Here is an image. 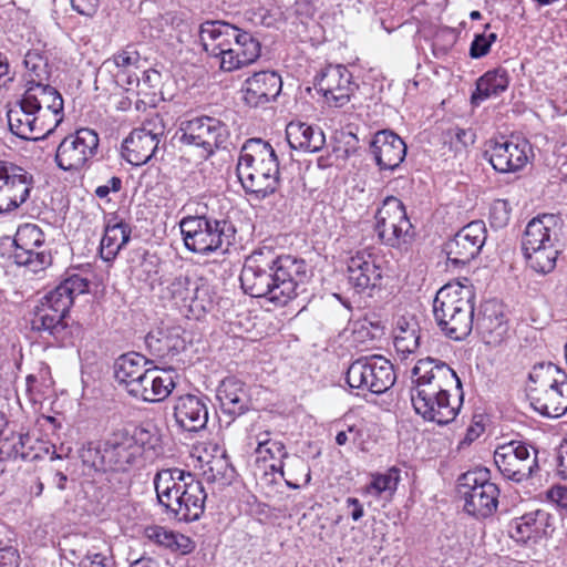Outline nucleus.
I'll return each instance as SVG.
<instances>
[{"mask_svg": "<svg viewBox=\"0 0 567 567\" xmlns=\"http://www.w3.org/2000/svg\"><path fill=\"white\" fill-rule=\"evenodd\" d=\"M73 10L85 17H93L100 6L99 0H70Z\"/></svg>", "mask_w": 567, "mask_h": 567, "instance_id": "56", "label": "nucleus"}, {"mask_svg": "<svg viewBox=\"0 0 567 567\" xmlns=\"http://www.w3.org/2000/svg\"><path fill=\"white\" fill-rule=\"evenodd\" d=\"M217 400L225 414L240 416L249 410L250 400L245 384L236 378H226L217 388Z\"/></svg>", "mask_w": 567, "mask_h": 567, "instance_id": "32", "label": "nucleus"}, {"mask_svg": "<svg viewBox=\"0 0 567 567\" xmlns=\"http://www.w3.org/2000/svg\"><path fill=\"white\" fill-rule=\"evenodd\" d=\"M255 439H256V443H257V447H256L255 452L258 455H262L264 447H266L274 441L270 437L269 431L259 432L258 434H256Z\"/></svg>", "mask_w": 567, "mask_h": 567, "instance_id": "63", "label": "nucleus"}, {"mask_svg": "<svg viewBox=\"0 0 567 567\" xmlns=\"http://www.w3.org/2000/svg\"><path fill=\"white\" fill-rule=\"evenodd\" d=\"M547 496L550 502L556 504L559 508L567 509V487L566 486H553Z\"/></svg>", "mask_w": 567, "mask_h": 567, "instance_id": "60", "label": "nucleus"}, {"mask_svg": "<svg viewBox=\"0 0 567 567\" xmlns=\"http://www.w3.org/2000/svg\"><path fill=\"white\" fill-rule=\"evenodd\" d=\"M18 453L17 445H14L13 432L8 436L0 437V462L18 458Z\"/></svg>", "mask_w": 567, "mask_h": 567, "instance_id": "54", "label": "nucleus"}, {"mask_svg": "<svg viewBox=\"0 0 567 567\" xmlns=\"http://www.w3.org/2000/svg\"><path fill=\"white\" fill-rule=\"evenodd\" d=\"M537 450L522 441H511L494 452V463L504 478L520 483L538 470Z\"/></svg>", "mask_w": 567, "mask_h": 567, "instance_id": "16", "label": "nucleus"}, {"mask_svg": "<svg viewBox=\"0 0 567 567\" xmlns=\"http://www.w3.org/2000/svg\"><path fill=\"white\" fill-rule=\"evenodd\" d=\"M491 218L493 225L503 227L509 220V208L506 200L498 199L491 209Z\"/></svg>", "mask_w": 567, "mask_h": 567, "instance_id": "51", "label": "nucleus"}, {"mask_svg": "<svg viewBox=\"0 0 567 567\" xmlns=\"http://www.w3.org/2000/svg\"><path fill=\"white\" fill-rule=\"evenodd\" d=\"M453 390L463 391L462 382L447 363L427 357L420 359L412 369L410 392L420 391L423 398H430L434 393L451 394Z\"/></svg>", "mask_w": 567, "mask_h": 567, "instance_id": "13", "label": "nucleus"}, {"mask_svg": "<svg viewBox=\"0 0 567 567\" xmlns=\"http://www.w3.org/2000/svg\"><path fill=\"white\" fill-rule=\"evenodd\" d=\"M24 65L27 70L30 72L29 80H34V83L42 81L43 75L45 74V64L43 63L42 58L38 53L28 52L24 58Z\"/></svg>", "mask_w": 567, "mask_h": 567, "instance_id": "49", "label": "nucleus"}, {"mask_svg": "<svg viewBox=\"0 0 567 567\" xmlns=\"http://www.w3.org/2000/svg\"><path fill=\"white\" fill-rule=\"evenodd\" d=\"M528 380L527 396L535 411L548 417H559L567 412V380L556 365H534Z\"/></svg>", "mask_w": 567, "mask_h": 567, "instance_id": "8", "label": "nucleus"}, {"mask_svg": "<svg viewBox=\"0 0 567 567\" xmlns=\"http://www.w3.org/2000/svg\"><path fill=\"white\" fill-rule=\"evenodd\" d=\"M348 281L361 293L381 285L382 270L368 249L355 251L347 261Z\"/></svg>", "mask_w": 567, "mask_h": 567, "instance_id": "26", "label": "nucleus"}, {"mask_svg": "<svg viewBox=\"0 0 567 567\" xmlns=\"http://www.w3.org/2000/svg\"><path fill=\"white\" fill-rule=\"evenodd\" d=\"M89 280L78 274L66 277L47 292L34 307L31 330L64 342L69 334L68 315L75 297L87 292Z\"/></svg>", "mask_w": 567, "mask_h": 567, "instance_id": "4", "label": "nucleus"}, {"mask_svg": "<svg viewBox=\"0 0 567 567\" xmlns=\"http://www.w3.org/2000/svg\"><path fill=\"white\" fill-rule=\"evenodd\" d=\"M458 494L464 501V511L473 517L486 518L497 509L499 488L489 481L486 468L463 474L458 480Z\"/></svg>", "mask_w": 567, "mask_h": 567, "instance_id": "11", "label": "nucleus"}, {"mask_svg": "<svg viewBox=\"0 0 567 567\" xmlns=\"http://www.w3.org/2000/svg\"><path fill=\"white\" fill-rule=\"evenodd\" d=\"M178 133L183 145L199 147L204 159L210 157L216 150L224 147L229 132L227 125L212 116H197L181 122Z\"/></svg>", "mask_w": 567, "mask_h": 567, "instance_id": "14", "label": "nucleus"}, {"mask_svg": "<svg viewBox=\"0 0 567 567\" xmlns=\"http://www.w3.org/2000/svg\"><path fill=\"white\" fill-rule=\"evenodd\" d=\"M261 44L251 33L236 27L233 45L227 49L226 56L220 61V70L233 72L243 69L258 60Z\"/></svg>", "mask_w": 567, "mask_h": 567, "instance_id": "28", "label": "nucleus"}, {"mask_svg": "<svg viewBox=\"0 0 567 567\" xmlns=\"http://www.w3.org/2000/svg\"><path fill=\"white\" fill-rule=\"evenodd\" d=\"M419 336L414 331H403L402 334L396 336L394 346L398 351L402 353H413L419 348Z\"/></svg>", "mask_w": 567, "mask_h": 567, "instance_id": "50", "label": "nucleus"}, {"mask_svg": "<svg viewBox=\"0 0 567 567\" xmlns=\"http://www.w3.org/2000/svg\"><path fill=\"white\" fill-rule=\"evenodd\" d=\"M486 237L487 229L483 220H474L464 226L444 245L449 264L454 267L468 264L480 254Z\"/></svg>", "mask_w": 567, "mask_h": 567, "instance_id": "17", "label": "nucleus"}, {"mask_svg": "<svg viewBox=\"0 0 567 567\" xmlns=\"http://www.w3.org/2000/svg\"><path fill=\"white\" fill-rule=\"evenodd\" d=\"M413 409L417 415L427 422H434L439 425H446L453 422L463 404L464 393L460 391L457 399L451 401V394L434 393L423 398V393L410 392Z\"/></svg>", "mask_w": 567, "mask_h": 567, "instance_id": "22", "label": "nucleus"}, {"mask_svg": "<svg viewBox=\"0 0 567 567\" xmlns=\"http://www.w3.org/2000/svg\"><path fill=\"white\" fill-rule=\"evenodd\" d=\"M27 99L22 95L21 100L8 111V124L10 131L18 137L28 141H38L45 138L54 132L53 123L48 121L44 115L27 105Z\"/></svg>", "mask_w": 567, "mask_h": 567, "instance_id": "23", "label": "nucleus"}, {"mask_svg": "<svg viewBox=\"0 0 567 567\" xmlns=\"http://www.w3.org/2000/svg\"><path fill=\"white\" fill-rule=\"evenodd\" d=\"M374 229L383 245L400 251H406L414 240L405 206L394 196L386 197L377 210Z\"/></svg>", "mask_w": 567, "mask_h": 567, "instance_id": "10", "label": "nucleus"}, {"mask_svg": "<svg viewBox=\"0 0 567 567\" xmlns=\"http://www.w3.org/2000/svg\"><path fill=\"white\" fill-rule=\"evenodd\" d=\"M122 188V179L117 176H112L105 184L95 188L94 194L100 199H104L110 193H117Z\"/></svg>", "mask_w": 567, "mask_h": 567, "instance_id": "58", "label": "nucleus"}, {"mask_svg": "<svg viewBox=\"0 0 567 567\" xmlns=\"http://www.w3.org/2000/svg\"><path fill=\"white\" fill-rule=\"evenodd\" d=\"M264 460L270 458L275 460L277 457L284 460L289 456L285 444L281 441L274 440L269 445L264 447L262 455H260Z\"/></svg>", "mask_w": 567, "mask_h": 567, "instance_id": "55", "label": "nucleus"}, {"mask_svg": "<svg viewBox=\"0 0 567 567\" xmlns=\"http://www.w3.org/2000/svg\"><path fill=\"white\" fill-rule=\"evenodd\" d=\"M151 363L144 355L137 352H128L118 357L114 363V377L124 385L127 393L132 391V384L136 383Z\"/></svg>", "mask_w": 567, "mask_h": 567, "instance_id": "35", "label": "nucleus"}, {"mask_svg": "<svg viewBox=\"0 0 567 567\" xmlns=\"http://www.w3.org/2000/svg\"><path fill=\"white\" fill-rule=\"evenodd\" d=\"M346 380L352 389L382 394L394 384L395 373L382 355L361 357L349 365Z\"/></svg>", "mask_w": 567, "mask_h": 567, "instance_id": "12", "label": "nucleus"}, {"mask_svg": "<svg viewBox=\"0 0 567 567\" xmlns=\"http://www.w3.org/2000/svg\"><path fill=\"white\" fill-rule=\"evenodd\" d=\"M153 377L155 381L153 386L150 388L151 391L146 402H161L172 393L176 385L175 371L173 369H158V373Z\"/></svg>", "mask_w": 567, "mask_h": 567, "instance_id": "42", "label": "nucleus"}, {"mask_svg": "<svg viewBox=\"0 0 567 567\" xmlns=\"http://www.w3.org/2000/svg\"><path fill=\"white\" fill-rule=\"evenodd\" d=\"M113 60L118 68L135 66L140 61V54L135 50L126 49L116 53Z\"/></svg>", "mask_w": 567, "mask_h": 567, "instance_id": "53", "label": "nucleus"}, {"mask_svg": "<svg viewBox=\"0 0 567 567\" xmlns=\"http://www.w3.org/2000/svg\"><path fill=\"white\" fill-rule=\"evenodd\" d=\"M13 440L14 445H17V450L19 451L18 457L22 460H32L33 456H31L30 453L31 447L28 446L31 443L30 435L22 433H13Z\"/></svg>", "mask_w": 567, "mask_h": 567, "instance_id": "59", "label": "nucleus"}, {"mask_svg": "<svg viewBox=\"0 0 567 567\" xmlns=\"http://www.w3.org/2000/svg\"><path fill=\"white\" fill-rule=\"evenodd\" d=\"M82 462L97 471H110L104 457V441L99 444L87 443L80 454Z\"/></svg>", "mask_w": 567, "mask_h": 567, "instance_id": "45", "label": "nucleus"}, {"mask_svg": "<svg viewBox=\"0 0 567 567\" xmlns=\"http://www.w3.org/2000/svg\"><path fill=\"white\" fill-rule=\"evenodd\" d=\"M206 466L204 475L209 482L229 485L235 478L236 471L226 455L214 456Z\"/></svg>", "mask_w": 567, "mask_h": 567, "instance_id": "41", "label": "nucleus"}, {"mask_svg": "<svg viewBox=\"0 0 567 567\" xmlns=\"http://www.w3.org/2000/svg\"><path fill=\"white\" fill-rule=\"evenodd\" d=\"M157 373L158 368H147L146 371L143 372L142 378L137 380L136 383L132 384V391L130 392V395L146 402L151 391L150 388L153 386V382L155 381L153 375Z\"/></svg>", "mask_w": 567, "mask_h": 567, "instance_id": "47", "label": "nucleus"}, {"mask_svg": "<svg viewBox=\"0 0 567 567\" xmlns=\"http://www.w3.org/2000/svg\"><path fill=\"white\" fill-rule=\"evenodd\" d=\"M315 87L329 106L342 107L350 101L355 85L352 74L344 65L330 64L316 76Z\"/></svg>", "mask_w": 567, "mask_h": 567, "instance_id": "21", "label": "nucleus"}, {"mask_svg": "<svg viewBox=\"0 0 567 567\" xmlns=\"http://www.w3.org/2000/svg\"><path fill=\"white\" fill-rule=\"evenodd\" d=\"M474 327L486 343L498 342L507 330L503 313L491 311L488 307L474 321Z\"/></svg>", "mask_w": 567, "mask_h": 567, "instance_id": "39", "label": "nucleus"}, {"mask_svg": "<svg viewBox=\"0 0 567 567\" xmlns=\"http://www.w3.org/2000/svg\"><path fill=\"white\" fill-rule=\"evenodd\" d=\"M509 84L508 72L505 69L497 68L484 73L476 81V90L471 96L473 104H480L491 96H497L507 90Z\"/></svg>", "mask_w": 567, "mask_h": 567, "instance_id": "36", "label": "nucleus"}, {"mask_svg": "<svg viewBox=\"0 0 567 567\" xmlns=\"http://www.w3.org/2000/svg\"><path fill=\"white\" fill-rule=\"evenodd\" d=\"M179 227L186 248L200 255L214 251L226 252L236 235V229L230 221L207 216L184 217Z\"/></svg>", "mask_w": 567, "mask_h": 567, "instance_id": "9", "label": "nucleus"}, {"mask_svg": "<svg viewBox=\"0 0 567 567\" xmlns=\"http://www.w3.org/2000/svg\"><path fill=\"white\" fill-rule=\"evenodd\" d=\"M145 343L150 353L157 359L175 355L185 348V340L181 337L178 327L151 331L145 338Z\"/></svg>", "mask_w": 567, "mask_h": 567, "instance_id": "33", "label": "nucleus"}, {"mask_svg": "<svg viewBox=\"0 0 567 567\" xmlns=\"http://www.w3.org/2000/svg\"><path fill=\"white\" fill-rule=\"evenodd\" d=\"M13 245L12 258L28 260L27 251L29 248L41 249L47 247L45 235L38 225L24 224L18 228Z\"/></svg>", "mask_w": 567, "mask_h": 567, "instance_id": "38", "label": "nucleus"}, {"mask_svg": "<svg viewBox=\"0 0 567 567\" xmlns=\"http://www.w3.org/2000/svg\"><path fill=\"white\" fill-rule=\"evenodd\" d=\"M28 260L13 258L18 266H23L33 274H38L52 264V256L47 247L41 249L29 248L27 251Z\"/></svg>", "mask_w": 567, "mask_h": 567, "instance_id": "44", "label": "nucleus"}, {"mask_svg": "<svg viewBox=\"0 0 567 567\" xmlns=\"http://www.w3.org/2000/svg\"><path fill=\"white\" fill-rule=\"evenodd\" d=\"M554 530V516L545 509L526 513L509 523L511 537L525 545H534L547 539Z\"/></svg>", "mask_w": 567, "mask_h": 567, "instance_id": "24", "label": "nucleus"}, {"mask_svg": "<svg viewBox=\"0 0 567 567\" xmlns=\"http://www.w3.org/2000/svg\"><path fill=\"white\" fill-rule=\"evenodd\" d=\"M148 539L167 548L179 547L178 535L161 526L148 527L145 530Z\"/></svg>", "mask_w": 567, "mask_h": 567, "instance_id": "46", "label": "nucleus"}, {"mask_svg": "<svg viewBox=\"0 0 567 567\" xmlns=\"http://www.w3.org/2000/svg\"><path fill=\"white\" fill-rule=\"evenodd\" d=\"M347 504L349 507H352V512L350 514L351 518L354 522H358L363 516V507L360 504L359 499L355 497H349L347 499Z\"/></svg>", "mask_w": 567, "mask_h": 567, "instance_id": "64", "label": "nucleus"}, {"mask_svg": "<svg viewBox=\"0 0 567 567\" xmlns=\"http://www.w3.org/2000/svg\"><path fill=\"white\" fill-rule=\"evenodd\" d=\"M163 453L159 429L152 423H142L132 429L113 431L104 440V457L114 472H130L155 461Z\"/></svg>", "mask_w": 567, "mask_h": 567, "instance_id": "2", "label": "nucleus"}, {"mask_svg": "<svg viewBox=\"0 0 567 567\" xmlns=\"http://www.w3.org/2000/svg\"><path fill=\"white\" fill-rule=\"evenodd\" d=\"M207 396L184 394L174 399L173 416L176 424L187 432H199L208 422Z\"/></svg>", "mask_w": 567, "mask_h": 567, "instance_id": "27", "label": "nucleus"}, {"mask_svg": "<svg viewBox=\"0 0 567 567\" xmlns=\"http://www.w3.org/2000/svg\"><path fill=\"white\" fill-rule=\"evenodd\" d=\"M282 81L274 71H261L248 78L243 85V100L251 107L262 106L281 92Z\"/></svg>", "mask_w": 567, "mask_h": 567, "instance_id": "29", "label": "nucleus"}, {"mask_svg": "<svg viewBox=\"0 0 567 567\" xmlns=\"http://www.w3.org/2000/svg\"><path fill=\"white\" fill-rule=\"evenodd\" d=\"M401 481L400 468L393 466L385 473L372 475L370 484L365 486V493L377 496L392 498Z\"/></svg>", "mask_w": 567, "mask_h": 567, "instance_id": "40", "label": "nucleus"}, {"mask_svg": "<svg viewBox=\"0 0 567 567\" xmlns=\"http://www.w3.org/2000/svg\"><path fill=\"white\" fill-rule=\"evenodd\" d=\"M475 295L470 287L447 284L435 295L433 313L441 330L451 339L463 340L474 328Z\"/></svg>", "mask_w": 567, "mask_h": 567, "instance_id": "7", "label": "nucleus"}, {"mask_svg": "<svg viewBox=\"0 0 567 567\" xmlns=\"http://www.w3.org/2000/svg\"><path fill=\"white\" fill-rule=\"evenodd\" d=\"M557 473L567 478V440L559 446L557 454Z\"/></svg>", "mask_w": 567, "mask_h": 567, "instance_id": "62", "label": "nucleus"}, {"mask_svg": "<svg viewBox=\"0 0 567 567\" xmlns=\"http://www.w3.org/2000/svg\"><path fill=\"white\" fill-rule=\"evenodd\" d=\"M530 146L525 140H491L484 157L498 173H514L522 169L529 159Z\"/></svg>", "mask_w": 567, "mask_h": 567, "instance_id": "20", "label": "nucleus"}, {"mask_svg": "<svg viewBox=\"0 0 567 567\" xmlns=\"http://www.w3.org/2000/svg\"><path fill=\"white\" fill-rule=\"evenodd\" d=\"M167 290L171 298L176 301L193 302L197 299L198 286L192 282L188 275H179L169 282Z\"/></svg>", "mask_w": 567, "mask_h": 567, "instance_id": "43", "label": "nucleus"}, {"mask_svg": "<svg viewBox=\"0 0 567 567\" xmlns=\"http://www.w3.org/2000/svg\"><path fill=\"white\" fill-rule=\"evenodd\" d=\"M100 138L87 127L66 135L55 151L56 166L64 172L79 173L86 168L97 153Z\"/></svg>", "mask_w": 567, "mask_h": 567, "instance_id": "15", "label": "nucleus"}, {"mask_svg": "<svg viewBox=\"0 0 567 567\" xmlns=\"http://www.w3.org/2000/svg\"><path fill=\"white\" fill-rule=\"evenodd\" d=\"M307 277L303 259L290 255L269 258L261 251H255L246 258L239 279L243 290L249 296L285 306L298 295V288Z\"/></svg>", "mask_w": 567, "mask_h": 567, "instance_id": "1", "label": "nucleus"}, {"mask_svg": "<svg viewBox=\"0 0 567 567\" xmlns=\"http://www.w3.org/2000/svg\"><path fill=\"white\" fill-rule=\"evenodd\" d=\"M33 177L24 168L0 162V213H9L30 196Z\"/></svg>", "mask_w": 567, "mask_h": 567, "instance_id": "19", "label": "nucleus"}, {"mask_svg": "<svg viewBox=\"0 0 567 567\" xmlns=\"http://www.w3.org/2000/svg\"><path fill=\"white\" fill-rule=\"evenodd\" d=\"M286 137L291 148L316 153L326 143L321 128L302 122H291L286 127Z\"/></svg>", "mask_w": 567, "mask_h": 567, "instance_id": "34", "label": "nucleus"}, {"mask_svg": "<svg viewBox=\"0 0 567 567\" xmlns=\"http://www.w3.org/2000/svg\"><path fill=\"white\" fill-rule=\"evenodd\" d=\"M28 89L23 93L27 99V105L44 115L47 122L53 123V130L63 121V99L61 94L51 85L34 83V80H28Z\"/></svg>", "mask_w": 567, "mask_h": 567, "instance_id": "25", "label": "nucleus"}, {"mask_svg": "<svg viewBox=\"0 0 567 567\" xmlns=\"http://www.w3.org/2000/svg\"><path fill=\"white\" fill-rule=\"evenodd\" d=\"M361 437V431L355 426H348L346 431H340L336 436L338 445H346L348 442L355 443Z\"/></svg>", "mask_w": 567, "mask_h": 567, "instance_id": "61", "label": "nucleus"}, {"mask_svg": "<svg viewBox=\"0 0 567 567\" xmlns=\"http://www.w3.org/2000/svg\"><path fill=\"white\" fill-rule=\"evenodd\" d=\"M496 39L497 34L494 32L476 34L470 48L471 58L480 59L485 56L489 52L491 47Z\"/></svg>", "mask_w": 567, "mask_h": 567, "instance_id": "48", "label": "nucleus"}, {"mask_svg": "<svg viewBox=\"0 0 567 567\" xmlns=\"http://www.w3.org/2000/svg\"><path fill=\"white\" fill-rule=\"evenodd\" d=\"M564 220L555 214H544L528 221L522 249L530 269L546 275L556 267L558 255L563 251Z\"/></svg>", "mask_w": 567, "mask_h": 567, "instance_id": "6", "label": "nucleus"}, {"mask_svg": "<svg viewBox=\"0 0 567 567\" xmlns=\"http://www.w3.org/2000/svg\"><path fill=\"white\" fill-rule=\"evenodd\" d=\"M164 130L162 118L157 115L142 127L133 130L123 142L126 161L135 166L146 164L154 156Z\"/></svg>", "mask_w": 567, "mask_h": 567, "instance_id": "18", "label": "nucleus"}, {"mask_svg": "<svg viewBox=\"0 0 567 567\" xmlns=\"http://www.w3.org/2000/svg\"><path fill=\"white\" fill-rule=\"evenodd\" d=\"M370 151L380 169L393 171L404 161L406 145L398 134L383 130L374 135Z\"/></svg>", "mask_w": 567, "mask_h": 567, "instance_id": "30", "label": "nucleus"}, {"mask_svg": "<svg viewBox=\"0 0 567 567\" xmlns=\"http://www.w3.org/2000/svg\"><path fill=\"white\" fill-rule=\"evenodd\" d=\"M20 555L18 549L12 546L0 548V567H18Z\"/></svg>", "mask_w": 567, "mask_h": 567, "instance_id": "57", "label": "nucleus"}, {"mask_svg": "<svg viewBox=\"0 0 567 567\" xmlns=\"http://www.w3.org/2000/svg\"><path fill=\"white\" fill-rule=\"evenodd\" d=\"M156 497L165 512L182 522H195L205 509L207 494L200 481L178 467L163 468L153 480Z\"/></svg>", "mask_w": 567, "mask_h": 567, "instance_id": "3", "label": "nucleus"}, {"mask_svg": "<svg viewBox=\"0 0 567 567\" xmlns=\"http://www.w3.org/2000/svg\"><path fill=\"white\" fill-rule=\"evenodd\" d=\"M131 238V228L126 223L118 221L114 225L110 223L105 226L104 236L100 245L101 258L105 261H112L118 251L128 243Z\"/></svg>", "mask_w": 567, "mask_h": 567, "instance_id": "37", "label": "nucleus"}, {"mask_svg": "<svg viewBox=\"0 0 567 567\" xmlns=\"http://www.w3.org/2000/svg\"><path fill=\"white\" fill-rule=\"evenodd\" d=\"M449 134L456 143H458L463 148H466L470 145H473L476 140V134L471 128H461L454 127L449 131Z\"/></svg>", "mask_w": 567, "mask_h": 567, "instance_id": "52", "label": "nucleus"}, {"mask_svg": "<svg viewBox=\"0 0 567 567\" xmlns=\"http://www.w3.org/2000/svg\"><path fill=\"white\" fill-rule=\"evenodd\" d=\"M236 25L221 20L205 21L199 27V40L205 52L223 61L233 45Z\"/></svg>", "mask_w": 567, "mask_h": 567, "instance_id": "31", "label": "nucleus"}, {"mask_svg": "<svg viewBox=\"0 0 567 567\" xmlns=\"http://www.w3.org/2000/svg\"><path fill=\"white\" fill-rule=\"evenodd\" d=\"M236 172L245 193L254 200H262L275 194L280 184L277 154L261 138L245 142Z\"/></svg>", "mask_w": 567, "mask_h": 567, "instance_id": "5", "label": "nucleus"}]
</instances>
